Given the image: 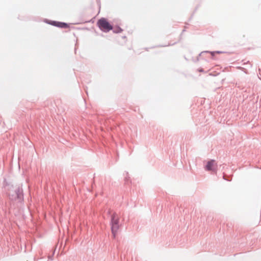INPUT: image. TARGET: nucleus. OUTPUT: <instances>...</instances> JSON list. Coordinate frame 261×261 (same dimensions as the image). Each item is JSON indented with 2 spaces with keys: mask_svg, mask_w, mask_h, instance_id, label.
<instances>
[{
  "mask_svg": "<svg viewBox=\"0 0 261 261\" xmlns=\"http://www.w3.org/2000/svg\"><path fill=\"white\" fill-rule=\"evenodd\" d=\"M97 24L99 29L105 32H108L113 29V26L105 18L98 20Z\"/></svg>",
  "mask_w": 261,
  "mask_h": 261,
  "instance_id": "obj_1",
  "label": "nucleus"
},
{
  "mask_svg": "<svg viewBox=\"0 0 261 261\" xmlns=\"http://www.w3.org/2000/svg\"><path fill=\"white\" fill-rule=\"evenodd\" d=\"M118 223V217L115 214H113L112 216V231L114 237L119 228Z\"/></svg>",
  "mask_w": 261,
  "mask_h": 261,
  "instance_id": "obj_2",
  "label": "nucleus"
},
{
  "mask_svg": "<svg viewBox=\"0 0 261 261\" xmlns=\"http://www.w3.org/2000/svg\"><path fill=\"white\" fill-rule=\"evenodd\" d=\"M9 197L12 200H15L16 199L20 200L22 197V192L21 190H18L12 194H9Z\"/></svg>",
  "mask_w": 261,
  "mask_h": 261,
  "instance_id": "obj_3",
  "label": "nucleus"
},
{
  "mask_svg": "<svg viewBox=\"0 0 261 261\" xmlns=\"http://www.w3.org/2000/svg\"><path fill=\"white\" fill-rule=\"evenodd\" d=\"M216 164L215 163L214 160H211L208 162L205 169L208 171H216Z\"/></svg>",
  "mask_w": 261,
  "mask_h": 261,
  "instance_id": "obj_4",
  "label": "nucleus"
},
{
  "mask_svg": "<svg viewBox=\"0 0 261 261\" xmlns=\"http://www.w3.org/2000/svg\"><path fill=\"white\" fill-rule=\"evenodd\" d=\"M51 24L61 28H68V25L67 24L63 22H57V21H53L51 23H50Z\"/></svg>",
  "mask_w": 261,
  "mask_h": 261,
  "instance_id": "obj_5",
  "label": "nucleus"
}]
</instances>
